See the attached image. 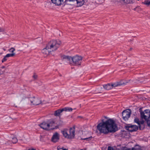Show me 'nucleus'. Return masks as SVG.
<instances>
[{
    "label": "nucleus",
    "instance_id": "nucleus-8",
    "mask_svg": "<svg viewBox=\"0 0 150 150\" xmlns=\"http://www.w3.org/2000/svg\"><path fill=\"white\" fill-rule=\"evenodd\" d=\"M125 129L129 132H132L137 131L138 129V127L135 125L131 124H128L125 127Z\"/></svg>",
    "mask_w": 150,
    "mask_h": 150
},
{
    "label": "nucleus",
    "instance_id": "nucleus-3",
    "mask_svg": "<svg viewBox=\"0 0 150 150\" xmlns=\"http://www.w3.org/2000/svg\"><path fill=\"white\" fill-rule=\"evenodd\" d=\"M61 132L65 138L68 139H72L74 137L75 128L71 127L69 130L64 129L61 131Z\"/></svg>",
    "mask_w": 150,
    "mask_h": 150
},
{
    "label": "nucleus",
    "instance_id": "nucleus-23",
    "mask_svg": "<svg viewBox=\"0 0 150 150\" xmlns=\"http://www.w3.org/2000/svg\"><path fill=\"white\" fill-rule=\"evenodd\" d=\"M134 121L135 122L137 123L138 125H139V123L141 122V121H140L139 119L137 118H135Z\"/></svg>",
    "mask_w": 150,
    "mask_h": 150
},
{
    "label": "nucleus",
    "instance_id": "nucleus-6",
    "mask_svg": "<svg viewBox=\"0 0 150 150\" xmlns=\"http://www.w3.org/2000/svg\"><path fill=\"white\" fill-rule=\"evenodd\" d=\"M131 113V111L130 109H127L124 110L122 112V115L123 119L125 121L128 120L130 117Z\"/></svg>",
    "mask_w": 150,
    "mask_h": 150
},
{
    "label": "nucleus",
    "instance_id": "nucleus-16",
    "mask_svg": "<svg viewBox=\"0 0 150 150\" xmlns=\"http://www.w3.org/2000/svg\"><path fill=\"white\" fill-rule=\"evenodd\" d=\"M103 88L107 90H109L112 88V86L111 83H108L103 86Z\"/></svg>",
    "mask_w": 150,
    "mask_h": 150
},
{
    "label": "nucleus",
    "instance_id": "nucleus-25",
    "mask_svg": "<svg viewBox=\"0 0 150 150\" xmlns=\"http://www.w3.org/2000/svg\"><path fill=\"white\" fill-rule=\"evenodd\" d=\"M63 125V121L60 120L59 124L57 125V126L56 127V128H57L59 126H61Z\"/></svg>",
    "mask_w": 150,
    "mask_h": 150
},
{
    "label": "nucleus",
    "instance_id": "nucleus-18",
    "mask_svg": "<svg viewBox=\"0 0 150 150\" xmlns=\"http://www.w3.org/2000/svg\"><path fill=\"white\" fill-rule=\"evenodd\" d=\"M63 111H71L72 110V109L71 108L69 107H65L63 108Z\"/></svg>",
    "mask_w": 150,
    "mask_h": 150
},
{
    "label": "nucleus",
    "instance_id": "nucleus-20",
    "mask_svg": "<svg viewBox=\"0 0 150 150\" xmlns=\"http://www.w3.org/2000/svg\"><path fill=\"white\" fill-rule=\"evenodd\" d=\"M119 86H121L122 85L126 84L127 82H125L124 80H121L119 82H117Z\"/></svg>",
    "mask_w": 150,
    "mask_h": 150
},
{
    "label": "nucleus",
    "instance_id": "nucleus-10",
    "mask_svg": "<svg viewBox=\"0 0 150 150\" xmlns=\"http://www.w3.org/2000/svg\"><path fill=\"white\" fill-rule=\"evenodd\" d=\"M59 139V136L57 132L55 133L52 136V141L54 142H56Z\"/></svg>",
    "mask_w": 150,
    "mask_h": 150
},
{
    "label": "nucleus",
    "instance_id": "nucleus-33",
    "mask_svg": "<svg viewBox=\"0 0 150 150\" xmlns=\"http://www.w3.org/2000/svg\"><path fill=\"white\" fill-rule=\"evenodd\" d=\"M107 150H113V149L112 147L109 146L108 147V149Z\"/></svg>",
    "mask_w": 150,
    "mask_h": 150
},
{
    "label": "nucleus",
    "instance_id": "nucleus-12",
    "mask_svg": "<svg viewBox=\"0 0 150 150\" xmlns=\"http://www.w3.org/2000/svg\"><path fill=\"white\" fill-rule=\"evenodd\" d=\"M144 122L146 123L145 121H144L143 120L141 121V122L139 123V125H138V126L139 129L140 130L143 129L145 128Z\"/></svg>",
    "mask_w": 150,
    "mask_h": 150
},
{
    "label": "nucleus",
    "instance_id": "nucleus-1",
    "mask_svg": "<svg viewBox=\"0 0 150 150\" xmlns=\"http://www.w3.org/2000/svg\"><path fill=\"white\" fill-rule=\"evenodd\" d=\"M103 120L97 126V129L100 132L107 134L109 132H115L117 131V126L113 120L109 119L105 122Z\"/></svg>",
    "mask_w": 150,
    "mask_h": 150
},
{
    "label": "nucleus",
    "instance_id": "nucleus-41",
    "mask_svg": "<svg viewBox=\"0 0 150 150\" xmlns=\"http://www.w3.org/2000/svg\"><path fill=\"white\" fill-rule=\"evenodd\" d=\"M3 50H4V51H5L6 50L5 49H4V48L3 49Z\"/></svg>",
    "mask_w": 150,
    "mask_h": 150
},
{
    "label": "nucleus",
    "instance_id": "nucleus-28",
    "mask_svg": "<svg viewBox=\"0 0 150 150\" xmlns=\"http://www.w3.org/2000/svg\"><path fill=\"white\" fill-rule=\"evenodd\" d=\"M12 141L13 143H16L17 142V139L16 138H13Z\"/></svg>",
    "mask_w": 150,
    "mask_h": 150
},
{
    "label": "nucleus",
    "instance_id": "nucleus-11",
    "mask_svg": "<svg viewBox=\"0 0 150 150\" xmlns=\"http://www.w3.org/2000/svg\"><path fill=\"white\" fill-rule=\"evenodd\" d=\"M51 1L56 6H60L63 2V0H51Z\"/></svg>",
    "mask_w": 150,
    "mask_h": 150
},
{
    "label": "nucleus",
    "instance_id": "nucleus-7",
    "mask_svg": "<svg viewBox=\"0 0 150 150\" xmlns=\"http://www.w3.org/2000/svg\"><path fill=\"white\" fill-rule=\"evenodd\" d=\"M31 102V105H38L42 103L41 100L40 99L37 97H33L30 99Z\"/></svg>",
    "mask_w": 150,
    "mask_h": 150
},
{
    "label": "nucleus",
    "instance_id": "nucleus-14",
    "mask_svg": "<svg viewBox=\"0 0 150 150\" xmlns=\"http://www.w3.org/2000/svg\"><path fill=\"white\" fill-rule=\"evenodd\" d=\"M62 58L63 59L65 60H66L69 61V62H71L72 57L71 56L63 55L62 56Z\"/></svg>",
    "mask_w": 150,
    "mask_h": 150
},
{
    "label": "nucleus",
    "instance_id": "nucleus-39",
    "mask_svg": "<svg viewBox=\"0 0 150 150\" xmlns=\"http://www.w3.org/2000/svg\"><path fill=\"white\" fill-rule=\"evenodd\" d=\"M132 150H138L136 148H132Z\"/></svg>",
    "mask_w": 150,
    "mask_h": 150
},
{
    "label": "nucleus",
    "instance_id": "nucleus-5",
    "mask_svg": "<svg viewBox=\"0 0 150 150\" xmlns=\"http://www.w3.org/2000/svg\"><path fill=\"white\" fill-rule=\"evenodd\" d=\"M82 57L81 56L76 55L72 57L71 61L72 62L73 65H80L81 63Z\"/></svg>",
    "mask_w": 150,
    "mask_h": 150
},
{
    "label": "nucleus",
    "instance_id": "nucleus-4",
    "mask_svg": "<svg viewBox=\"0 0 150 150\" xmlns=\"http://www.w3.org/2000/svg\"><path fill=\"white\" fill-rule=\"evenodd\" d=\"M142 108L139 109L140 113V117L142 120H144L146 124L148 121L150 120V111L149 110H146L144 112L142 111Z\"/></svg>",
    "mask_w": 150,
    "mask_h": 150
},
{
    "label": "nucleus",
    "instance_id": "nucleus-30",
    "mask_svg": "<svg viewBox=\"0 0 150 150\" xmlns=\"http://www.w3.org/2000/svg\"><path fill=\"white\" fill-rule=\"evenodd\" d=\"M75 1V0H65L64 2V3H67L68 1L69 2H73Z\"/></svg>",
    "mask_w": 150,
    "mask_h": 150
},
{
    "label": "nucleus",
    "instance_id": "nucleus-17",
    "mask_svg": "<svg viewBox=\"0 0 150 150\" xmlns=\"http://www.w3.org/2000/svg\"><path fill=\"white\" fill-rule=\"evenodd\" d=\"M122 1L127 4H131L133 3V0H119L118 2L121 3Z\"/></svg>",
    "mask_w": 150,
    "mask_h": 150
},
{
    "label": "nucleus",
    "instance_id": "nucleus-26",
    "mask_svg": "<svg viewBox=\"0 0 150 150\" xmlns=\"http://www.w3.org/2000/svg\"><path fill=\"white\" fill-rule=\"evenodd\" d=\"M112 88L113 87H116L117 86H119V84H118V83L117 82L114 83H111Z\"/></svg>",
    "mask_w": 150,
    "mask_h": 150
},
{
    "label": "nucleus",
    "instance_id": "nucleus-29",
    "mask_svg": "<svg viewBox=\"0 0 150 150\" xmlns=\"http://www.w3.org/2000/svg\"><path fill=\"white\" fill-rule=\"evenodd\" d=\"M5 71V69L2 70V69L0 68V75L4 74Z\"/></svg>",
    "mask_w": 150,
    "mask_h": 150
},
{
    "label": "nucleus",
    "instance_id": "nucleus-35",
    "mask_svg": "<svg viewBox=\"0 0 150 150\" xmlns=\"http://www.w3.org/2000/svg\"><path fill=\"white\" fill-rule=\"evenodd\" d=\"M147 125L150 127V120H149V122L148 121V123L146 124Z\"/></svg>",
    "mask_w": 150,
    "mask_h": 150
},
{
    "label": "nucleus",
    "instance_id": "nucleus-32",
    "mask_svg": "<svg viewBox=\"0 0 150 150\" xmlns=\"http://www.w3.org/2000/svg\"><path fill=\"white\" fill-rule=\"evenodd\" d=\"M92 138V136H91V137H89L84 138V139H83V140L87 139L88 140H91Z\"/></svg>",
    "mask_w": 150,
    "mask_h": 150
},
{
    "label": "nucleus",
    "instance_id": "nucleus-27",
    "mask_svg": "<svg viewBox=\"0 0 150 150\" xmlns=\"http://www.w3.org/2000/svg\"><path fill=\"white\" fill-rule=\"evenodd\" d=\"M8 58L7 57H6V55H5L4 57V58L2 59L1 61V62L2 63L6 62L7 60V58Z\"/></svg>",
    "mask_w": 150,
    "mask_h": 150
},
{
    "label": "nucleus",
    "instance_id": "nucleus-40",
    "mask_svg": "<svg viewBox=\"0 0 150 150\" xmlns=\"http://www.w3.org/2000/svg\"><path fill=\"white\" fill-rule=\"evenodd\" d=\"M132 48H130V50H132Z\"/></svg>",
    "mask_w": 150,
    "mask_h": 150
},
{
    "label": "nucleus",
    "instance_id": "nucleus-34",
    "mask_svg": "<svg viewBox=\"0 0 150 150\" xmlns=\"http://www.w3.org/2000/svg\"><path fill=\"white\" fill-rule=\"evenodd\" d=\"M4 29L1 28H0V32H4Z\"/></svg>",
    "mask_w": 150,
    "mask_h": 150
},
{
    "label": "nucleus",
    "instance_id": "nucleus-24",
    "mask_svg": "<svg viewBox=\"0 0 150 150\" xmlns=\"http://www.w3.org/2000/svg\"><path fill=\"white\" fill-rule=\"evenodd\" d=\"M15 50V49L13 47H11L8 49V51L12 53H14V52Z\"/></svg>",
    "mask_w": 150,
    "mask_h": 150
},
{
    "label": "nucleus",
    "instance_id": "nucleus-37",
    "mask_svg": "<svg viewBox=\"0 0 150 150\" xmlns=\"http://www.w3.org/2000/svg\"><path fill=\"white\" fill-rule=\"evenodd\" d=\"M58 150H67L66 149H64L63 148H58Z\"/></svg>",
    "mask_w": 150,
    "mask_h": 150
},
{
    "label": "nucleus",
    "instance_id": "nucleus-22",
    "mask_svg": "<svg viewBox=\"0 0 150 150\" xmlns=\"http://www.w3.org/2000/svg\"><path fill=\"white\" fill-rule=\"evenodd\" d=\"M15 55V53H12L11 54H7L6 55V57H13Z\"/></svg>",
    "mask_w": 150,
    "mask_h": 150
},
{
    "label": "nucleus",
    "instance_id": "nucleus-19",
    "mask_svg": "<svg viewBox=\"0 0 150 150\" xmlns=\"http://www.w3.org/2000/svg\"><path fill=\"white\" fill-rule=\"evenodd\" d=\"M142 3L143 4L146 5L147 6H149L150 5V1L149 0H145Z\"/></svg>",
    "mask_w": 150,
    "mask_h": 150
},
{
    "label": "nucleus",
    "instance_id": "nucleus-31",
    "mask_svg": "<svg viewBox=\"0 0 150 150\" xmlns=\"http://www.w3.org/2000/svg\"><path fill=\"white\" fill-rule=\"evenodd\" d=\"M33 78L35 79H36L38 77V76L35 74L34 73L33 75Z\"/></svg>",
    "mask_w": 150,
    "mask_h": 150
},
{
    "label": "nucleus",
    "instance_id": "nucleus-9",
    "mask_svg": "<svg viewBox=\"0 0 150 150\" xmlns=\"http://www.w3.org/2000/svg\"><path fill=\"white\" fill-rule=\"evenodd\" d=\"M39 126L41 128L44 129H45L47 130H52L54 129L52 128H50L49 125L48 124V123L45 122H43L42 123H41L40 125H39Z\"/></svg>",
    "mask_w": 150,
    "mask_h": 150
},
{
    "label": "nucleus",
    "instance_id": "nucleus-21",
    "mask_svg": "<svg viewBox=\"0 0 150 150\" xmlns=\"http://www.w3.org/2000/svg\"><path fill=\"white\" fill-rule=\"evenodd\" d=\"M48 123L49 125V127L50 128V127H52L55 123V122L53 120H52L49 123Z\"/></svg>",
    "mask_w": 150,
    "mask_h": 150
},
{
    "label": "nucleus",
    "instance_id": "nucleus-38",
    "mask_svg": "<svg viewBox=\"0 0 150 150\" xmlns=\"http://www.w3.org/2000/svg\"><path fill=\"white\" fill-rule=\"evenodd\" d=\"M140 8L139 7H136L135 8H134V11H137V9L138 8Z\"/></svg>",
    "mask_w": 150,
    "mask_h": 150
},
{
    "label": "nucleus",
    "instance_id": "nucleus-2",
    "mask_svg": "<svg viewBox=\"0 0 150 150\" xmlns=\"http://www.w3.org/2000/svg\"><path fill=\"white\" fill-rule=\"evenodd\" d=\"M61 44V41L59 40H51L47 45L46 47L42 49V52L46 55L49 54L51 51L48 50L50 49L52 51H55L59 47Z\"/></svg>",
    "mask_w": 150,
    "mask_h": 150
},
{
    "label": "nucleus",
    "instance_id": "nucleus-36",
    "mask_svg": "<svg viewBox=\"0 0 150 150\" xmlns=\"http://www.w3.org/2000/svg\"><path fill=\"white\" fill-rule=\"evenodd\" d=\"M5 67L4 66H2L1 68H0L1 69H2V70H4V69H5Z\"/></svg>",
    "mask_w": 150,
    "mask_h": 150
},
{
    "label": "nucleus",
    "instance_id": "nucleus-13",
    "mask_svg": "<svg viewBox=\"0 0 150 150\" xmlns=\"http://www.w3.org/2000/svg\"><path fill=\"white\" fill-rule=\"evenodd\" d=\"M63 111V108L58 109L54 111V115L55 116H58L60 117L61 113Z\"/></svg>",
    "mask_w": 150,
    "mask_h": 150
},
{
    "label": "nucleus",
    "instance_id": "nucleus-15",
    "mask_svg": "<svg viewBox=\"0 0 150 150\" xmlns=\"http://www.w3.org/2000/svg\"><path fill=\"white\" fill-rule=\"evenodd\" d=\"M77 1V6L80 7L82 6L84 3V0H75Z\"/></svg>",
    "mask_w": 150,
    "mask_h": 150
}]
</instances>
